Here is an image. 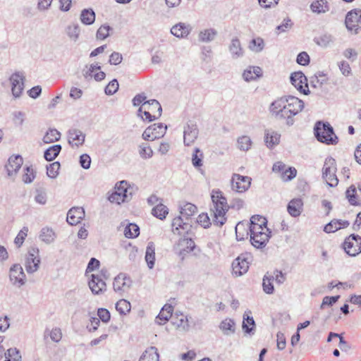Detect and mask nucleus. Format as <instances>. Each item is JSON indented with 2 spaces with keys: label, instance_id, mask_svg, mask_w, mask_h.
Segmentation results:
<instances>
[{
  "label": "nucleus",
  "instance_id": "1",
  "mask_svg": "<svg viewBox=\"0 0 361 361\" xmlns=\"http://www.w3.org/2000/svg\"><path fill=\"white\" fill-rule=\"evenodd\" d=\"M305 107L304 102L293 96L281 97L271 102L269 106L271 114L279 120H283L288 126L295 123L294 116Z\"/></svg>",
  "mask_w": 361,
  "mask_h": 361
},
{
  "label": "nucleus",
  "instance_id": "2",
  "mask_svg": "<svg viewBox=\"0 0 361 361\" xmlns=\"http://www.w3.org/2000/svg\"><path fill=\"white\" fill-rule=\"evenodd\" d=\"M212 207L210 209L211 214L213 216L214 224L219 226H222L226 221V197L219 190H213L211 194Z\"/></svg>",
  "mask_w": 361,
  "mask_h": 361
},
{
  "label": "nucleus",
  "instance_id": "3",
  "mask_svg": "<svg viewBox=\"0 0 361 361\" xmlns=\"http://www.w3.org/2000/svg\"><path fill=\"white\" fill-rule=\"evenodd\" d=\"M314 135L318 141L326 145H336L338 137L334 133L333 127L328 122L317 121L314 128Z\"/></svg>",
  "mask_w": 361,
  "mask_h": 361
},
{
  "label": "nucleus",
  "instance_id": "4",
  "mask_svg": "<svg viewBox=\"0 0 361 361\" xmlns=\"http://www.w3.org/2000/svg\"><path fill=\"white\" fill-rule=\"evenodd\" d=\"M249 231L250 241L257 249L264 248L271 236V231L269 228L249 226Z\"/></svg>",
  "mask_w": 361,
  "mask_h": 361
},
{
  "label": "nucleus",
  "instance_id": "5",
  "mask_svg": "<svg viewBox=\"0 0 361 361\" xmlns=\"http://www.w3.org/2000/svg\"><path fill=\"white\" fill-rule=\"evenodd\" d=\"M336 173V160L332 157H327L322 169V177L330 187H335L338 183Z\"/></svg>",
  "mask_w": 361,
  "mask_h": 361
},
{
  "label": "nucleus",
  "instance_id": "6",
  "mask_svg": "<svg viewBox=\"0 0 361 361\" xmlns=\"http://www.w3.org/2000/svg\"><path fill=\"white\" fill-rule=\"evenodd\" d=\"M343 247L349 256H357L361 252V237L354 233L350 235L345 238Z\"/></svg>",
  "mask_w": 361,
  "mask_h": 361
},
{
  "label": "nucleus",
  "instance_id": "7",
  "mask_svg": "<svg viewBox=\"0 0 361 361\" xmlns=\"http://www.w3.org/2000/svg\"><path fill=\"white\" fill-rule=\"evenodd\" d=\"M39 252V249L37 247H32L29 249L25 259V267L28 274H33L38 270L40 263Z\"/></svg>",
  "mask_w": 361,
  "mask_h": 361
},
{
  "label": "nucleus",
  "instance_id": "8",
  "mask_svg": "<svg viewBox=\"0 0 361 361\" xmlns=\"http://www.w3.org/2000/svg\"><path fill=\"white\" fill-rule=\"evenodd\" d=\"M345 24L348 30L357 33L361 30V9L355 8L348 12Z\"/></svg>",
  "mask_w": 361,
  "mask_h": 361
},
{
  "label": "nucleus",
  "instance_id": "9",
  "mask_svg": "<svg viewBox=\"0 0 361 361\" xmlns=\"http://www.w3.org/2000/svg\"><path fill=\"white\" fill-rule=\"evenodd\" d=\"M167 126L161 123H154L147 127L142 133L145 140L153 141L159 139L166 134Z\"/></svg>",
  "mask_w": 361,
  "mask_h": 361
},
{
  "label": "nucleus",
  "instance_id": "10",
  "mask_svg": "<svg viewBox=\"0 0 361 361\" xmlns=\"http://www.w3.org/2000/svg\"><path fill=\"white\" fill-rule=\"evenodd\" d=\"M9 81L13 96L15 98L20 97L25 87V76L22 73L16 72L10 76Z\"/></svg>",
  "mask_w": 361,
  "mask_h": 361
},
{
  "label": "nucleus",
  "instance_id": "11",
  "mask_svg": "<svg viewBox=\"0 0 361 361\" xmlns=\"http://www.w3.org/2000/svg\"><path fill=\"white\" fill-rule=\"evenodd\" d=\"M199 135V128L196 123L188 122L183 127V143L185 146H190L195 143Z\"/></svg>",
  "mask_w": 361,
  "mask_h": 361
},
{
  "label": "nucleus",
  "instance_id": "12",
  "mask_svg": "<svg viewBox=\"0 0 361 361\" xmlns=\"http://www.w3.org/2000/svg\"><path fill=\"white\" fill-rule=\"evenodd\" d=\"M251 178L239 174H233L231 185L233 191L242 193L248 190L251 184Z\"/></svg>",
  "mask_w": 361,
  "mask_h": 361
},
{
  "label": "nucleus",
  "instance_id": "13",
  "mask_svg": "<svg viewBox=\"0 0 361 361\" xmlns=\"http://www.w3.org/2000/svg\"><path fill=\"white\" fill-rule=\"evenodd\" d=\"M249 258L247 254L238 256L232 263V274L240 276L245 274L249 269Z\"/></svg>",
  "mask_w": 361,
  "mask_h": 361
},
{
  "label": "nucleus",
  "instance_id": "14",
  "mask_svg": "<svg viewBox=\"0 0 361 361\" xmlns=\"http://www.w3.org/2000/svg\"><path fill=\"white\" fill-rule=\"evenodd\" d=\"M9 279L12 284L18 288L25 285L26 276L20 264H15L10 268Z\"/></svg>",
  "mask_w": 361,
  "mask_h": 361
},
{
  "label": "nucleus",
  "instance_id": "15",
  "mask_svg": "<svg viewBox=\"0 0 361 361\" xmlns=\"http://www.w3.org/2000/svg\"><path fill=\"white\" fill-rule=\"evenodd\" d=\"M291 84L300 92L307 94L309 87L307 84V79L304 73L301 71L294 72L291 73L290 77Z\"/></svg>",
  "mask_w": 361,
  "mask_h": 361
},
{
  "label": "nucleus",
  "instance_id": "16",
  "mask_svg": "<svg viewBox=\"0 0 361 361\" xmlns=\"http://www.w3.org/2000/svg\"><path fill=\"white\" fill-rule=\"evenodd\" d=\"M100 70L101 66L98 63H92L90 66H86L85 68H83L82 75L87 80H90L92 78H94V80L100 82L103 80L106 77V73L103 71H99L96 73V71Z\"/></svg>",
  "mask_w": 361,
  "mask_h": 361
},
{
  "label": "nucleus",
  "instance_id": "17",
  "mask_svg": "<svg viewBox=\"0 0 361 361\" xmlns=\"http://www.w3.org/2000/svg\"><path fill=\"white\" fill-rule=\"evenodd\" d=\"M132 285V281L126 274L120 273L114 280V290L119 293L127 292Z\"/></svg>",
  "mask_w": 361,
  "mask_h": 361
},
{
  "label": "nucleus",
  "instance_id": "18",
  "mask_svg": "<svg viewBox=\"0 0 361 361\" xmlns=\"http://www.w3.org/2000/svg\"><path fill=\"white\" fill-rule=\"evenodd\" d=\"M88 286L94 295H101L106 290V284L99 274L91 275Z\"/></svg>",
  "mask_w": 361,
  "mask_h": 361
},
{
  "label": "nucleus",
  "instance_id": "19",
  "mask_svg": "<svg viewBox=\"0 0 361 361\" xmlns=\"http://www.w3.org/2000/svg\"><path fill=\"white\" fill-rule=\"evenodd\" d=\"M85 215L82 207H73L68 212L66 221L70 225H77L85 218Z\"/></svg>",
  "mask_w": 361,
  "mask_h": 361
},
{
  "label": "nucleus",
  "instance_id": "20",
  "mask_svg": "<svg viewBox=\"0 0 361 361\" xmlns=\"http://www.w3.org/2000/svg\"><path fill=\"white\" fill-rule=\"evenodd\" d=\"M281 134L273 129L264 130V142L269 149H273L280 142Z\"/></svg>",
  "mask_w": 361,
  "mask_h": 361
},
{
  "label": "nucleus",
  "instance_id": "21",
  "mask_svg": "<svg viewBox=\"0 0 361 361\" xmlns=\"http://www.w3.org/2000/svg\"><path fill=\"white\" fill-rule=\"evenodd\" d=\"M85 135L76 128H71L68 132V143L72 146L79 147L85 142Z\"/></svg>",
  "mask_w": 361,
  "mask_h": 361
},
{
  "label": "nucleus",
  "instance_id": "22",
  "mask_svg": "<svg viewBox=\"0 0 361 361\" xmlns=\"http://www.w3.org/2000/svg\"><path fill=\"white\" fill-rule=\"evenodd\" d=\"M184 217L181 215L176 217L172 221V229L174 233L178 235H183L184 233H188L191 226L188 222L184 221Z\"/></svg>",
  "mask_w": 361,
  "mask_h": 361
},
{
  "label": "nucleus",
  "instance_id": "23",
  "mask_svg": "<svg viewBox=\"0 0 361 361\" xmlns=\"http://www.w3.org/2000/svg\"><path fill=\"white\" fill-rule=\"evenodd\" d=\"M23 162V158L20 155L11 157L8 159V164L6 165V169L8 173V176H14L20 169Z\"/></svg>",
  "mask_w": 361,
  "mask_h": 361
},
{
  "label": "nucleus",
  "instance_id": "24",
  "mask_svg": "<svg viewBox=\"0 0 361 361\" xmlns=\"http://www.w3.org/2000/svg\"><path fill=\"white\" fill-rule=\"evenodd\" d=\"M349 225L350 222L347 220L334 219L324 226V231L327 233H334L342 228H347Z\"/></svg>",
  "mask_w": 361,
  "mask_h": 361
},
{
  "label": "nucleus",
  "instance_id": "25",
  "mask_svg": "<svg viewBox=\"0 0 361 361\" xmlns=\"http://www.w3.org/2000/svg\"><path fill=\"white\" fill-rule=\"evenodd\" d=\"M39 238L43 243L50 245L55 241L56 238V233L51 228L44 226L40 230Z\"/></svg>",
  "mask_w": 361,
  "mask_h": 361
},
{
  "label": "nucleus",
  "instance_id": "26",
  "mask_svg": "<svg viewBox=\"0 0 361 361\" xmlns=\"http://www.w3.org/2000/svg\"><path fill=\"white\" fill-rule=\"evenodd\" d=\"M192 28L189 25L179 23L173 25L171 29V33L178 38H185L190 32Z\"/></svg>",
  "mask_w": 361,
  "mask_h": 361
},
{
  "label": "nucleus",
  "instance_id": "27",
  "mask_svg": "<svg viewBox=\"0 0 361 361\" xmlns=\"http://www.w3.org/2000/svg\"><path fill=\"white\" fill-rule=\"evenodd\" d=\"M303 202L300 198L293 199L288 204L287 210L293 217H298L302 211Z\"/></svg>",
  "mask_w": 361,
  "mask_h": 361
},
{
  "label": "nucleus",
  "instance_id": "28",
  "mask_svg": "<svg viewBox=\"0 0 361 361\" xmlns=\"http://www.w3.org/2000/svg\"><path fill=\"white\" fill-rule=\"evenodd\" d=\"M173 310V307L171 305L166 304L157 317L156 322L159 325L164 324L172 317Z\"/></svg>",
  "mask_w": 361,
  "mask_h": 361
},
{
  "label": "nucleus",
  "instance_id": "29",
  "mask_svg": "<svg viewBox=\"0 0 361 361\" xmlns=\"http://www.w3.org/2000/svg\"><path fill=\"white\" fill-rule=\"evenodd\" d=\"M313 41L317 45L326 48L334 42V37L331 34L324 32L314 37Z\"/></svg>",
  "mask_w": 361,
  "mask_h": 361
},
{
  "label": "nucleus",
  "instance_id": "30",
  "mask_svg": "<svg viewBox=\"0 0 361 361\" xmlns=\"http://www.w3.org/2000/svg\"><path fill=\"white\" fill-rule=\"evenodd\" d=\"M310 9L314 13L321 14L329 11L330 6L326 0H314L310 4Z\"/></svg>",
  "mask_w": 361,
  "mask_h": 361
},
{
  "label": "nucleus",
  "instance_id": "31",
  "mask_svg": "<svg viewBox=\"0 0 361 361\" xmlns=\"http://www.w3.org/2000/svg\"><path fill=\"white\" fill-rule=\"evenodd\" d=\"M203 152L197 147L195 148L192 154V166L197 169L202 174H204V170L202 169L203 166Z\"/></svg>",
  "mask_w": 361,
  "mask_h": 361
},
{
  "label": "nucleus",
  "instance_id": "32",
  "mask_svg": "<svg viewBox=\"0 0 361 361\" xmlns=\"http://www.w3.org/2000/svg\"><path fill=\"white\" fill-rule=\"evenodd\" d=\"M197 212V208L196 205L192 203L185 202L182 206H180V215L184 217L186 221L189 220Z\"/></svg>",
  "mask_w": 361,
  "mask_h": 361
},
{
  "label": "nucleus",
  "instance_id": "33",
  "mask_svg": "<svg viewBox=\"0 0 361 361\" xmlns=\"http://www.w3.org/2000/svg\"><path fill=\"white\" fill-rule=\"evenodd\" d=\"M262 75V71L259 66L250 67L244 71L243 77L245 81H251L259 78Z\"/></svg>",
  "mask_w": 361,
  "mask_h": 361
},
{
  "label": "nucleus",
  "instance_id": "34",
  "mask_svg": "<svg viewBox=\"0 0 361 361\" xmlns=\"http://www.w3.org/2000/svg\"><path fill=\"white\" fill-rule=\"evenodd\" d=\"M243 329L245 334L252 336L255 333V322L252 317H250L246 313L243 315Z\"/></svg>",
  "mask_w": 361,
  "mask_h": 361
},
{
  "label": "nucleus",
  "instance_id": "35",
  "mask_svg": "<svg viewBox=\"0 0 361 361\" xmlns=\"http://www.w3.org/2000/svg\"><path fill=\"white\" fill-rule=\"evenodd\" d=\"M139 361H159L157 348L152 346L146 349L140 356Z\"/></svg>",
  "mask_w": 361,
  "mask_h": 361
},
{
  "label": "nucleus",
  "instance_id": "36",
  "mask_svg": "<svg viewBox=\"0 0 361 361\" xmlns=\"http://www.w3.org/2000/svg\"><path fill=\"white\" fill-rule=\"evenodd\" d=\"M115 191L122 195L123 197L130 200L133 195V188L128 185L127 181L122 180L118 185H116Z\"/></svg>",
  "mask_w": 361,
  "mask_h": 361
},
{
  "label": "nucleus",
  "instance_id": "37",
  "mask_svg": "<svg viewBox=\"0 0 361 361\" xmlns=\"http://www.w3.org/2000/svg\"><path fill=\"white\" fill-rule=\"evenodd\" d=\"M145 261L149 269L154 267L155 262V246L152 242H149L147 244L145 252Z\"/></svg>",
  "mask_w": 361,
  "mask_h": 361
},
{
  "label": "nucleus",
  "instance_id": "38",
  "mask_svg": "<svg viewBox=\"0 0 361 361\" xmlns=\"http://www.w3.org/2000/svg\"><path fill=\"white\" fill-rule=\"evenodd\" d=\"M80 19L85 25H92L95 20V13L92 8H85L81 11Z\"/></svg>",
  "mask_w": 361,
  "mask_h": 361
},
{
  "label": "nucleus",
  "instance_id": "39",
  "mask_svg": "<svg viewBox=\"0 0 361 361\" xmlns=\"http://www.w3.org/2000/svg\"><path fill=\"white\" fill-rule=\"evenodd\" d=\"M144 105V109L147 108V111H149L152 114L159 115V117L161 116L162 108L159 102L156 99H150L145 102Z\"/></svg>",
  "mask_w": 361,
  "mask_h": 361
},
{
  "label": "nucleus",
  "instance_id": "40",
  "mask_svg": "<svg viewBox=\"0 0 361 361\" xmlns=\"http://www.w3.org/2000/svg\"><path fill=\"white\" fill-rule=\"evenodd\" d=\"M235 231L236 239L238 240H243L245 238H247L250 233L249 227H247V224L243 222H239L236 224Z\"/></svg>",
  "mask_w": 361,
  "mask_h": 361
},
{
  "label": "nucleus",
  "instance_id": "41",
  "mask_svg": "<svg viewBox=\"0 0 361 361\" xmlns=\"http://www.w3.org/2000/svg\"><path fill=\"white\" fill-rule=\"evenodd\" d=\"M230 52L234 59L239 58L243 55V50L238 39L235 38L231 41L229 47Z\"/></svg>",
  "mask_w": 361,
  "mask_h": 361
},
{
  "label": "nucleus",
  "instance_id": "42",
  "mask_svg": "<svg viewBox=\"0 0 361 361\" xmlns=\"http://www.w3.org/2000/svg\"><path fill=\"white\" fill-rule=\"evenodd\" d=\"M66 32L71 40L76 42L80 37V27L78 24L73 23L67 26Z\"/></svg>",
  "mask_w": 361,
  "mask_h": 361
},
{
  "label": "nucleus",
  "instance_id": "43",
  "mask_svg": "<svg viewBox=\"0 0 361 361\" xmlns=\"http://www.w3.org/2000/svg\"><path fill=\"white\" fill-rule=\"evenodd\" d=\"M61 146L60 145H55L49 147L44 154V157L47 161L54 160L60 153Z\"/></svg>",
  "mask_w": 361,
  "mask_h": 361
},
{
  "label": "nucleus",
  "instance_id": "44",
  "mask_svg": "<svg viewBox=\"0 0 361 361\" xmlns=\"http://www.w3.org/2000/svg\"><path fill=\"white\" fill-rule=\"evenodd\" d=\"M61 138V133L56 129H49L43 137V142L46 144H49L59 140Z\"/></svg>",
  "mask_w": 361,
  "mask_h": 361
},
{
  "label": "nucleus",
  "instance_id": "45",
  "mask_svg": "<svg viewBox=\"0 0 361 361\" xmlns=\"http://www.w3.org/2000/svg\"><path fill=\"white\" fill-rule=\"evenodd\" d=\"M216 35V31L214 29H206L199 33V40L203 42L212 41Z\"/></svg>",
  "mask_w": 361,
  "mask_h": 361
},
{
  "label": "nucleus",
  "instance_id": "46",
  "mask_svg": "<svg viewBox=\"0 0 361 361\" xmlns=\"http://www.w3.org/2000/svg\"><path fill=\"white\" fill-rule=\"evenodd\" d=\"M168 208L161 203L157 204L152 211V214L159 219H164L166 218V215L168 214Z\"/></svg>",
  "mask_w": 361,
  "mask_h": 361
},
{
  "label": "nucleus",
  "instance_id": "47",
  "mask_svg": "<svg viewBox=\"0 0 361 361\" xmlns=\"http://www.w3.org/2000/svg\"><path fill=\"white\" fill-rule=\"evenodd\" d=\"M249 226L259 227V228H267V220L265 217L260 215H253L250 218Z\"/></svg>",
  "mask_w": 361,
  "mask_h": 361
},
{
  "label": "nucleus",
  "instance_id": "48",
  "mask_svg": "<svg viewBox=\"0 0 361 361\" xmlns=\"http://www.w3.org/2000/svg\"><path fill=\"white\" fill-rule=\"evenodd\" d=\"M140 228L135 224H129L124 230V235L128 238H134L139 235Z\"/></svg>",
  "mask_w": 361,
  "mask_h": 361
},
{
  "label": "nucleus",
  "instance_id": "49",
  "mask_svg": "<svg viewBox=\"0 0 361 361\" xmlns=\"http://www.w3.org/2000/svg\"><path fill=\"white\" fill-rule=\"evenodd\" d=\"M237 145L239 149L246 152L250 149L252 140L250 137L243 135L238 139Z\"/></svg>",
  "mask_w": 361,
  "mask_h": 361
},
{
  "label": "nucleus",
  "instance_id": "50",
  "mask_svg": "<svg viewBox=\"0 0 361 361\" xmlns=\"http://www.w3.org/2000/svg\"><path fill=\"white\" fill-rule=\"evenodd\" d=\"M346 198L351 205H359L360 203L357 200L356 188L355 185H350L345 192Z\"/></svg>",
  "mask_w": 361,
  "mask_h": 361
},
{
  "label": "nucleus",
  "instance_id": "51",
  "mask_svg": "<svg viewBox=\"0 0 361 361\" xmlns=\"http://www.w3.org/2000/svg\"><path fill=\"white\" fill-rule=\"evenodd\" d=\"M130 303L126 300L121 299L116 304V310L121 314H126L130 311Z\"/></svg>",
  "mask_w": 361,
  "mask_h": 361
},
{
  "label": "nucleus",
  "instance_id": "52",
  "mask_svg": "<svg viewBox=\"0 0 361 361\" xmlns=\"http://www.w3.org/2000/svg\"><path fill=\"white\" fill-rule=\"evenodd\" d=\"M273 279L270 277L269 273H267L266 275H264L263 278V290L267 294H272L274 291V285L272 283Z\"/></svg>",
  "mask_w": 361,
  "mask_h": 361
},
{
  "label": "nucleus",
  "instance_id": "53",
  "mask_svg": "<svg viewBox=\"0 0 361 361\" xmlns=\"http://www.w3.org/2000/svg\"><path fill=\"white\" fill-rule=\"evenodd\" d=\"M112 28L108 25H101L97 31L96 37L97 39L104 40L109 36V32Z\"/></svg>",
  "mask_w": 361,
  "mask_h": 361
},
{
  "label": "nucleus",
  "instance_id": "54",
  "mask_svg": "<svg viewBox=\"0 0 361 361\" xmlns=\"http://www.w3.org/2000/svg\"><path fill=\"white\" fill-rule=\"evenodd\" d=\"M139 154L144 159H149L153 156V150L149 145L143 143L139 146Z\"/></svg>",
  "mask_w": 361,
  "mask_h": 361
},
{
  "label": "nucleus",
  "instance_id": "55",
  "mask_svg": "<svg viewBox=\"0 0 361 361\" xmlns=\"http://www.w3.org/2000/svg\"><path fill=\"white\" fill-rule=\"evenodd\" d=\"M176 321L173 322L178 327L181 328L183 330L187 331L189 329V324L188 316L180 314V315H177Z\"/></svg>",
  "mask_w": 361,
  "mask_h": 361
},
{
  "label": "nucleus",
  "instance_id": "56",
  "mask_svg": "<svg viewBox=\"0 0 361 361\" xmlns=\"http://www.w3.org/2000/svg\"><path fill=\"white\" fill-rule=\"evenodd\" d=\"M60 164L58 161L50 164L47 166V174L51 178H55L59 174Z\"/></svg>",
  "mask_w": 361,
  "mask_h": 361
},
{
  "label": "nucleus",
  "instance_id": "57",
  "mask_svg": "<svg viewBox=\"0 0 361 361\" xmlns=\"http://www.w3.org/2000/svg\"><path fill=\"white\" fill-rule=\"evenodd\" d=\"M264 40L260 37H257L252 39L250 44V49L255 52H259L264 49Z\"/></svg>",
  "mask_w": 361,
  "mask_h": 361
},
{
  "label": "nucleus",
  "instance_id": "58",
  "mask_svg": "<svg viewBox=\"0 0 361 361\" xmlns=\"http://www.w3.org/2000/svg\"><path fill=\"white\" fill-rule=\"evenodd\" d=\"M6 360L10 359L11 361H21V355L17 348H9L5 353Z\"/></svg>",
  "mask_w": 361,
  "mask_h": 361
},
{
  "label": "nucleus",
  "instance_id": "59",
  "mask_svg": "<svg viewBox=\"0 0 361 361\" xmlns=\"http://www.w3.org/2000/svg\"><path fill=\"white\" fill-rule=\"evenodd\" d=\"M27 233L28 228L27 226H24L18 233L17 236L14 240V243L18 247L23 245L24 240L27 235Z\"/></svg>",
  "mask_w": 361,
  "mask_h": 361
},
{
  "label": "nucleus",
  "instance_id": "60",
  "mask_svg": "<svg viewBox=\"0 0 361 361\" xmlns=\"http://www.w3.org/2000/svg\"><path fill=\"white\" fill-rule=\"evenodd\" d=\"M118 82L116 79H114L109 82L105 87L104 92L107 95H113L118 90Z\"/></svg>",
  "mask_w": 361,
  "mask_h": 361
},
{
  "label": "nucleus",
  "instance_id": "61",
  "mask_svg": "<svg viewBox=\"0 0 361 361\" xmlns=\"http://www.w3.org/2000/svg\"><path fill=\"white\" fill-rule=\"evenodd\" d=\"M297 175V170L294 167H289L283 171L281 178L285 181H288L294 178Z\"/></svg>",
  "mask_w": 361,
  "mask_h": 361
},
{
  "label": "nucleus",
  "instance_id": "62",
  "mask_svg": "<svg viewBox=\"0 0 361 361\" xmlns=\"http://www.w3.org/2000/svg\"><path fill=\"white\" fill-rule=\"evenodd\" d=\"M109 200L111 202H113V203H117V204H121V202H128L130 200L126 198V197H123L122 195L119 194L118 192H116L114 191L109 197Z\"/></svg>",
  "mask_w": 361,
  "mask_h": 361
},
{
  "label": "nucleus",
  "instance_id": "63",
  "mask_svg": "<svg viewBox=\"0 0 361 361\" xmlns=\"http://www.w3.org/2000/svg\"><path fill=\"white\" fill-rule=\"evenodd\" d=\"M35 173L31 167H26L25 172L23 175V181L25 183H30L35 178Z\"/></svg>",
  "mask_w": 361,
  "mask_h": 361
},
{
  "label": "nucleus",
  "instance_id": "64",
  "mask_svg": "<svg viewBox=\"0 0 361 361\" xmlns=\"http://www.w3.org/2000/svg\"><path fill=\"white\" fill-rule=\"evenodd\" d=\"M269 276L273 280H275L278 284H282L286 281L285 274L277 269L274 270Z\"/></svg>",
  "mask_w": 361,
  "mask_h": 361
}]
</instances>
